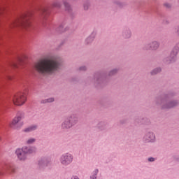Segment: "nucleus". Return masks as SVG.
<instances>
[{"mask_svg": "<svg viewBox=\"0 0 179 179\" xmlns=\"http://www.w3.org/2000/svg\"><path fill=\"white\" fill-rule=\"evenodd\" d=\"M115 4L117 6V8H120V9L125 8V6L127 5V2L120 1H115Z\"/></svg>", "mask_w": 179, "mask_h": 179, "instance_id": "nucleus-23", "label": "nucleus"}, {"mask_svg": "<svg viewBox=\"0 0 179 179\" xmlns=\"http://www.w3.org/2000/svg\"><path fill=\"white\" fill-rule=\"evenodd\" d=\"M178 2H179V0H178Z\"/></svg>", "mask_w": 179, "mask_h": 179, "instance_id": "nucleus-45", "label": "nucleus"}, {"mask_svg": "<svg viewBox=\"0 0 179 179\" xmlns=\"http://www.w3.org/2000/svg\"><path fill=\"white\" fill-rule=\"evenodd\" d=\"M118 71H120V69L117 68L113 69L108 72V76H115V75L118 73Z\"/></svg>", "mask_w": 179, "mask_h": 179, "instance_id": "nucleus-26", "label": "nucleus"}, {"mask_svg": "<svg viewBox=\"0 0 179 179\" xmlns=\"http://www.w3.org/2000/svg\"><path fill=\"white\" fill-rule=\"evenodd\" d=\"M107 78L101 76L100 71L94 73V85L96 87H101L103 85H107Z\"/></svg>", "mask_w": 179, "mask_h": 179, "instance_id": "nucleus-6", "label": "nucleus"}, {"mask_svg": "<svg viewBox=\"0 0 179 179\" xmlns=\"http://www.w3.org/2000/svg\"><path fill=\"white\" fill-rule=\"evenodd\" d=\"M96 34H97L96 33V31L92 32V34L89 36H87L85 40V45H91L92 43L94 41V38H96Z\"/></svg>", "mask_w": 179, "mask_h": 179, "instance_id": "nucleus-15", "label": "nucleus"}, {"mask_svg": "<svg viewBox=\"0 0 179 179\" xmlns=\"http://www.w3.org/2000/svg\"><path fill=\"white\" fill-rule=\"evenodd\" d=\"M65 27V22H62L60 24L57 28H55L56 31L57 33H64V31H66L68 30V28Z\"/></svg>", "mask_w": 179, "mask_h": 179, "instance_id": "nucleus-20", "label": "nucleus"}, {"mask_svg": "<svg viewBox=\"0 0 179 179\" xmlns=\"http://www.w3.org/2000/svg\"><path fill=\"white\" fill-rule=\"evenodd\" d=\"M78 71H80L81 72H86V71H87V66H81L78 68Z\"/></svg>", "mask_w": 179, "mask_h": 179, "instance_id": "nucleus-30", "label": "nucleus"}, {"mask_svg": "<svg viewBox=\"0 0 179 179\" xmlns=\"http://www.w3.org/2000/svg\"><path fill=\"white\" fill-rule=\"evenodd\" d=\"M163 24H170V20H167V19L164 20Z\"/></svg>", "mask_w": 179, "mask_h": 179, "instance_id": "nucleus-35", "label": "nucleus"}, {"mask_svg": "<svg viewBox=\"0 0 179 179\" xmlns=\"http://www.w3.org/2000/svg\"><path fill=\"white\" fill-rule=\"evenodd\" d=\"M62 6V3L59 1H55L52 3V8H57V9H60Z\"/></svg>", "mask_w": 179, "mask_h": 179, "instance_id": "nucleus-25", "label": "nucleus"}, {"mask_svg": "<svg viewBox=\"0 0 179 179\" xmlns=\"http://www.w3.org/2000/svg\"><path fill=\"white\" fill-rule=\"evenodd\" d=\"M2 12H3V9L0 10V15H1V13H2Z\"/></svg>", "mask_w": 179, "mask_h": 179, "instance_id": "nucleus-42", "label": "nucleus"}, {"mask_svg": "<svg viewBox=\"0 0 179 179\" xmlns=\"http://www.w3.org/2000/svg\"><path fill=\"white\" fill-rule=\"evenodd\" d=\"M23 118H24V114L18 113L17 116L13 119L12 125L15 127V128H20V127L23 125V123L20 122Z\"/></svg>", "mask_w": 179, "mask_h": 179, "instance_id": "nucleus-10", "label": "nucleus"}, {"mask_svg": "<svg viewBox=\"0 0 179 179\" xmlns=\"http://www.w3.org/2000/svg\"><path fill=\"white\" fill-rule=\"evenodd\" d=\"M15 155H16L18 160H20V162H24L27 159V156L26 155L24 152L22 151V148H17L15 150Z\"/></svg>", "mask_w": 179, "mask_h": 179, "instance_id": "nucleus-14", "label": "nucleus"}, {"mask_svg": "<svg viewBox=\"0 0 179 179\" xmlns=\"http://www.w3.org/2000/svg\"><path fill=\"white\" fill-rule=\"evenodd\" d=\"M96 127L99 131H107V128H108V123L101 121L97 124Z\"/></svg>", "mask_w": 179, "mask_h": 179, "instance_id": "nucleus-19", "label": "nucleus"}, {"mask_svg": "<svg viewBox=\"0 0 179 179\" xmlns=\"http://www.w3.org/2000/svg\"><path fill=\"white\" fill-rule=\"evenodd\" d=\"M23 62V59L19 57L18 58V64H22Z\"/></svg>", "mask_w": 179, "mask_h": 179, "instance_id": "nucleus-40", "label": "nucleus"}, {"mask_svg": "<svg viewBox=\"0 0 179 179\" xmlns=\"http://www.w3.org/2000/svg\"><path fill=\"white\" fill-rule=\"evenodd\" d=\"M33 15H34V10H29L24 13L16 20L11 22L10 27H22V29L31 27V22H30V19L33 17Z\"/></svg>", "mask_w": 179, "mask_h": 179, "instance_id": "nucleus-3", "label": "nucleus"}, {"mask_svg": "<svg viewBox=\"0 0 179 179\" xmlns=\"http://www.w3.org/2000/svg\"><path fill=\"white\" fill-rule=\"evenodd\" d=\"M55 99L54 97L48 98L45 99H42L41 101V104H47V103H54Z\"/></svg>", "mask_w": 179, "mask_h": 179, "instance_id": "nucleus-24", "label": "nucleus"}, {"mask_svg": "<svg viewBox=\"0 0 179 179\" xmlns=\"http://www.w3.org/2000/svg\"><path fill=\"white\" fill-rule=\"evenodd\" d=\"M164 6H165V8H168V9H169V8H171V4H170L169 3H164Z\"/></svg>", "mask_w": 179, "mask_h": 179, "instance_id": "nucleus-34", "label": "nucleus"}, {"mask_svg": "<svg viewBox=\"0 0 179 179\" xmlns=\"http://www.w3.org/2000/svg\"><path fill=\"white\" fill-rule=\"evenodd\" d=\"M12 66H13V68H18L19 67V64H17L16 63H13Z\"/></svg>", "mask_w": 179, "mask_h": 179, "instance_id": "nucleus-39", "label": "nucleus"}, {"mask_svg": "<svg viewBox=\"0 0 179 179\" xmlns=\"http://www.w3.org/2000/svg\"><path fill=\"white\" fill-rule=\"evenodd\" d=\"M26 93H19L15 95L13 98V102L15 106H23L24 103H26Z\"/></svg>", "mask_w": 179, "mask_h": 179, "instance_id": "nucleus-8", "label": "nucleus"}, {"mask_svg": "<svg viewBox=\"0 0 179 179\" xmlns=\"http://www.w3.org/2000/svg\"><path fill=\"white\" fill-rule=\"evenodd\" d=\"M72 127H73L72 124L69 122L67 118H66L61 124L62 129H64V130L71 129V128Z\"/></svg>", "mask_w": 179, "mask_h": 179, "instance_id": "nucleus-18", "label": "nucleus"}, {"mask_svg": "<svg viewBox=\"0 0 179 179\" xmlns=\"http://www.w3.org/2000/svg\"><path fill=\"white\" fill-rule=\"evenodd\" d=\"M0 174H2V172L0 171Z\"/></svg>", "mask_w": 179, "mask_h": 179, "instance_id": "nucleus-43", "label": "nucleus"}, {"mask_svg": "<svg viewBox=\"0 0 179 179\" xmlns=\"http://www.w3.org/2000/svg\"><path fill=\"white\" fill-rule=\"evenodd\" d=\"M160 72H162V69L160 67H157L150 71V75L153 76L157 75V73H160Z\"/></svg>", "mask_w": 179, "mask_h": 179, "instance_id": "nucleus-27", "label": "nucleus"}, {"mask_svg": "<svg viewBox=\"0 0 179 179\" xmlns=\"http://www.w3.org/2000/svg\"><path fill=\"white\" fill-rule=\"evenodd\" d=\"M29 128L31 129V132H33V131H36L37 128H38V127L37 126V124H33L29 126Z\"/></svg>", "mask_w": 179, "mask_h": 179, "instance_id": "nucleus-31", "label": "nucleus"}, {"mask_svg": "<svg viewBox=\"0 0 179 179\" xmlns=\"http://www.w3.org/2000/svg\"><path fill=\"white\" fill-rule=\"evenodd\" d=\"M156 160L157 159L153 157H150L148 159V162H149L150 163H153L154 162H156Z\"/></svg>", "mask_w": 179, "mask_h": 179, "instance_id": "nucleus-32", "label": "nucleus"}, {"mask_svg": "<svg viewBox=\"0 0 179 179\" xmlns=\"http://www.w3.org/2000/svg\"><path fill=\"white\" fill-rule=\"evenodd\" d=\"M175 33L179 37V25L178 26L177 29H176Z\"/></svg>", "mask_w": 179, "mask_h": 179, "instance_id": "nucleus-38", "label": "nucleus"}, {"mask_svg": "<svg viewBox=\"0 0 179 179\" xmlns=\"http://www.w3.org/2000/svg\"><path fill=\"white\" fill-rule=\"evenodd\" d=\"M176 96H177V92L170 91L164 94L162 96L155 98L154 103L156 106L160 107L162 110H170L171 108H174V107L179 106L178 99L170 100V99H173V97H176Z\"/></svg>", "mask_w": 179, "mask_h": 179, "instance_id": "nucleus-2", "label": "nucleus"}, {"mask_svg": "<svg viewBox=\"0 0 179 179\" xmlns=\"http://www.w3.org/2000/svg\"><path fill=\"white\" fill-rule=\"evenodd\" d=\"M36 141L37 140L34 138H29L27 139L26 144L27 145H34V143H36Z\"/></svg>", "mask_w": 179, "mask_h": 179, "instance_id": "nucleus-28", "label": "nucleus"}, {"mask_svg": "<svg viewBox=\"0 0 179 179\" xmlns=\"http://www.w3.org/2000/svg\"><path fill=\"white\" fill-rule=\"evenodd\" d=\"M148 122H150V120H148Z\"/></svg>", "mask_w": 179, "mask_h": 179, "instance_id": "nucleus-44", "label": "nucleus"}, {"mask_svg": "<svg viewBox=\"0 0 179 179\" xmlns=\"http://www.w3.org/2000/svg\"><path fill=\"white\" fill-rule=\"evenodd\" d=\"M63 4L65 8L66 12H68V13H72V7L71 6V4H69V2L66 0H63Z\"/></svg>", "mask_w": 179, "mask_h": 179, "instance_id": "nucleus-21", "label": "nucleus"}, {"mask_svg": "<svg viewBox=\"0 0 179 179\" xmlns=\"http://www.w3.org/2000/svg\"><path fill=\"white\" fill-rule=\"evenodd\" d=\"M158 48H160V42L157 41H152L143 47L144 51H157Z\"/></svg>", "mask_w": 179, "mask_h": 179, "instance_id": "nucleus-7", "label": "nucleus"}, {"mask_svg": "<svg viewBox=\"0 0 179 179\" xmlns=\"http://www.w3.org/2000/svg\"><path fill=\"white\" fill-rule=\"evenodd\" d=\"M121 36L124 40H129L132 37V31L129 27H124L122 30Z\"/></svg>", "mask_w": 179, "mask_h": 179, "instance_id": "nucleus-13", "label": "nucleus"}, {"mask_svg": "<svg viewBox=\"0 0 179 179\" xmlns=\"http://www.w3.org/2000/svg\"><path fill=\"white\" fill-rule=\"evenodd\" d=\"M24 132H31L30 127H28L24 129Z\"/></svg>", "mask_w": 179, "mask_h": 179, "instance_id": "nucleus-36", "label": "nucleus"}, {"mask_svg": "<svg viewBox=\"0 0 179 179\" xmlns=\"http://www.w3.org/2000/svg\"><path fill=\"white\" fill-rule=\"evenodd\" d=\"M67 120L71 126L75 127L78 122H79V116L76 113H72L69 115Z\"/></svg>", "mask_w": 179, "mask_h": 179, "instance_id": "nucleus-12", "label": "nucleus"}, {"mask_svg": "<svg viewBox=\"0 0 179 179\" xmlns=\"http://www.w3.org/2000/svg\"><path fill=\"white\" fill-rule=\"evenodd\" d=\"M61 57L52 56L50 59H45L35 64V69L41 75H51L61 68Z\"/></svg>", "mask_w": 179, "mask_h": 179, "instance_id": "nucleus-1", "label": "nucleus"}, {"mask_svg": "<svg viewBox=\"0 0 179 179\" xmlns=\"http://www.w3.org/2000/svg\"><path fill=\"white\" fill-rule=\"evenodd\" d=\"M21 149L27 156L28 155H31V153H34V152H36V148L33 146H23Z\"/></svg>", "mask_w": 179, "mask_h": 179, "instance_id": "nucleus-17", "label": "nucleus"}, {"mask_svg": "<svg viewBox=\"0 0 179 179\" xmlns=\"http://www.w3.org/2000/svg\"><path fill=\"white\" fill-rule=\"evenodd\" d=\"M49 164L50 160H48L47 158H42L38 162V166L39 169H45V167H48Z\"/></svg>", "mask_w": 179, "mask_h": 179, "instance_id": "nucleus-16", "label": "nucleus"}, {"mask_svg": "<svg viewBox=\"0 0 179 179\" xmlns=\"http://www.w3.org/2000/svg\"><path fill=\"white\" fill-rule=\"evenodd\" d=\"M145 143H155L156 142V134L153 131H147L143 137Z\"/></svg>", "mask_w": 179, "mask_h": 179, "instance_id": "nucleus-9", "label": "nucleus"}, {"mask_svg": "<svg viewBox=\"0 0 179 179\" xmlns=\"http://www.w3.org/2000/svg\"><path fill=\"white\" fill-rule=\"evenodd\" d=\"M84 10H87L89 9V8L90 7V2L89 1H85L84 3Z\"/></svg>", "mask_w": 179, "mask_h": 179, "instance_id": "nucleus-29", "label": "nucleus"}, {"mask_svg": "<svg viewBox=\"0 0 179 179\" xmlns=\"http://www.w3.org/2000/svg\"><path fill=\"white\" fill-rule=\"evenodd\" d=\"M179 52V42L176 43L172 48L170 55L164 59L165 64H173L177 61V57Z\"/></svg>", "mask_w": 179, "mask_h": 179, "instance_id": "nucleus-4", "label": "nucleus"}, {"mask_svg": "<svg viewBox=\"0 0 179 179\" xmlns=\"http://www.w3.org/2000/svg\"><path fill=\"white\" fill-rule=\"evenodd\" d=\"M10 170L11 173H15V169L13 168L10 167Z\"/></svg>", "mask_w": 179, "mask_h": 179, "instance_id": "nucleus-41", "label": "nucleus"}, {"mask_svg": "<svg viewBox=\"0 0 179 179\" xmlns=\"http://www.w3.org/2000/svg\"><path fill=\"white\" fill-rule=\"evenodd\" d=\"M59 163L63 167H68L73 162V155L69 152L62 154L59 158Z\"/></svg>", "mask_w": 179, "mask_h": 179, "instance_id": "nucleus-5", "label": "nucleus"}, {"mask_svg": "<svg viewBox=\"0 0 179 179\" xmlns=\"http://www.w3.org/2000/svg\"><path fill=\"white\" fill-rule=\"evenodd\" d=\"M173 160L175 162H177L178 163H179V155H175L173 156Z\"/></svg>", "mask_w": 179, "mask_h": 179, "instance_id": "nucleus-33", "label": "nucleus"}, {"mask_svg": "<svg viewBox=\"0 0 179 179\" xmlns=\"http://www.w3.org/2000/svg\"><path fill=\"white\" fill-rule=\"evenodd\" d=\"M51 7H45V6H41L38 8V10L39 12V15H41L42 19H45L47 17L48 15H50L51 13Z\"/></svg>", "mask_w": 179, "mask_h": 179, "instance_id": "nucleus-11", "label": "nucleus"}, {"mask_svg": "<svg viewBox=\"0 0 179 179\" xmlns=\"http://www.w3.org/2000/svg\"><path fill=\"white\" fill-rule=\"evenodd\" d=\"M71 179H80V178H79V176H78L76 175H73L71 176Z\"/></svg>", "mask_w": 179, "mask_h": 179, "instance_id": "nucleus-37", "label": "nucleus"}, {"mask_svg": "<svg viewBox=\"0 0 179 179\" xmlns=\"http://www.w3.org/2000/svg\"><path fill=\"white\" fill-rule=\"evenodd\" d=\"M99 169H95L94 171L91 173L90 179H97V177H99Z\"/></svg>", "mask_w": 179, "mask_h": 179, "instance_id": "nucleus-22", "label": "nucleus"}]
</instances>
